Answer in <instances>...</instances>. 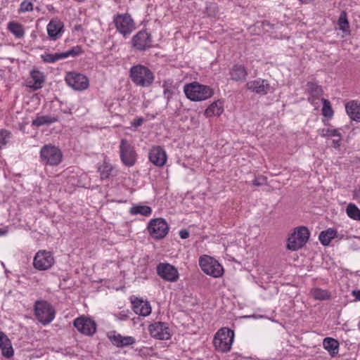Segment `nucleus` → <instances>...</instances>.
<instances>
[{
  "instance_id": "obj_38",
  "label": "nucleus",
  "mask_w": 360,
  "mask_h": 360,
  "mask_svg": "<svg viewBox=\"0 0 360 360\" xmlns=\"http://www.w3.org/2000/svg\"><path fill=\"white\" fill-rule=\"evenodd\" d=\"M84 53L82 48L80 46H75L70 50L65 51L66 58L68 57H76Z\"/></svg>"
},
{
  "instance_id": "obj_31",
  "label": "nucleus",
  "mask_w": 360,
  "mask_h": 360,
  "mask_svg": "<svg viewBox=\"0 0 360 360\" xmlns=\"http://www.w3.org/2000/svg\"><path fill=\"white\" fill-rule=\"evenodd\" d=\"M307 91L310 95L316 98H319L323 94L322 88L315 82H308L307 84Z\"/></svg>"
},
{
  "instance_id": "obj_8",
  "label": "nucleus",
  "mask_w": 360,
  "mask_h": 360,
  "mask_svg": "<svg viewBox=\"0 0 360 360\" xmlns=\"http://www.w3.org/2000/svg\"><path fill=\"white\" fill-rule=\"evenodd\" d=\"M120 157L124 165L128 167H133L137 160V153L134 146L127 140L123 139L120 143Z\"/></svg>"
},
{
  "instance_id": "obj_26",
  "label": "nucleus",
  "mask_w": 360,
  "mask_h": 360,
  "mask_svg": "<svg viewBox=\"0 0 360 360\" xmlns=\"http://www.w3.org/2000/svg\"><path fill=\"white\" fill-rule=\"evenodd\" d=\"M337 235V231L332 228L323 231L319 236L321 243L324 245H328L332 239L335 238Z\"/></svg>"
},
{
  "instance_id": "obj_44",
  "label": "nucleus",
  "mask_w": 360,
  "mask_h": 360,
  "mask_svg": "<svg viewBox=\"0 0 360 360\" xmlns=\"http://www.w3.org/2000/svg\"><path fill=\"white\" fill-rule=\"evenodd\" d=\"M145 122V120L143 117H138L136 119H134L131 122V126L134 128L139 127L143 122Z\"/></svg>"
},
{
  "instance_id": "obj_36",
  "label": "nucleus",
  "mask_w": 360,
  "mask_h": 360,
  "mask_svg": "<svg viewBox=\"0 0 360 360\" xmlns=\"http://www.w3.org/2000/svg\"><path fill=\"white\" fill-rule=\"evenodd\" d=\"M338 25L340 27V29L343 32L347 31L349 27V22L347 18V14L345 11H342L338 19Z\"/></svg>"
},
{
  "instance_id": "obj_25",
  "label": "nucleus",
  "mask_w": 360,
  "mask_h": 360,
  "mask_svg": "<svg viewBox=\"0 0 360 360\" xmlns=\"http://www.w3.org/2000/svg\"><path fill=\"white\" fill-rule=\"evenodd\" d=\"M323 348L327 350L331 356H335L338 353L339 342L333 338H326L323 341Z\"/></svg>"
},
{
  "instance_id": "obj_54",
  "label": "nucleus",
  "mask_w": 360,
  "mask_h": 360,
  "mask_svg": "<svg viewBox=\"0 0 360 360\" xmlns=\"http://www.w3.org/2000/svg\"><path fill=\"white\" fill-rule=\"evenodd\" d=\"M62 112L65 114H71L72 113V109L70 108H66L64 109H61Z\"/></svg>"
},
{
  "instance_id": "obj_3",
  "label": "nucleus",
  "mask_w": 360,
  "mask_h": 360,
  "mask_svg": "<svg viewBox=\"0 0 360 360\" xmlns=\"http://www.w3.org/2000/svg\"><path fill=\"white\" fill-rule=\"evenodd\" d=\"M233 339V331L228 328H222L217 332L213 343L218 351L228 352L231 349Z\"/></svg>"
},
{
  "instance_id": "obj_32",
  "label": "nucleus",
  "mask_w": 360,
  "mask_h": 360,
  "mask_svg": "<svg viewBox=\"0 0 360 360\" xmlns=\"http://www.w3.org/2000/svg\"><path fill=\"white\" fill-rule=\"evenodd\" d=\"M8 28L10 30V32L18 38L23 37L25 34L22 25L18 22H10L8 25Z\"/></svg>"
},
{
  "instance_id": "obj_27",
  "label": "nucleus",
  "mask_w": 360,
  "mask_h": 360,
  "mask_svg": "<svg viewBox=\"0 0 360 360\" xmlns=\"http://www.w3.org/2000/svg\"><path fill=\"white\" fill-rule=\"evenodd\" d=\"M224 111L222 102H213L205 111L206 117L219 116Z\"/></svg>"
},
{
  "instance_id": "obj_48",
  "label": "nucleus",
  "mask_w": 360,
  "mask_h": 360,
  "mask_svg": "<svg viewBox=\"0 0 360 360\" xmlns=\"http://www.w3.org/2000/svg\"><path fill=\"white\" fill-rule=\"evenodd\" d=\"M53 58H54L55 63L60 60H63V59L66 58V55H65V52L55 53H53Z\"/></svg>"
},
{
  "instance_id": "obj_43",
  "label": "nucleus",
  "mask_w": 360,
  "mask_h": 360,
  "mask_svg": "<svg viewBox=\"0 0 360 360\" xmlns=\"http://www.w3.org/2000/svg\"><path fill=\"white\" fill-rule=\"evenodd\" d=\"M41 58L43 60V62L46 63H55L53 53L46 52L44 54L41 55Z\"/></svg>"
},
{
  "instance_id": "obj_16",
  "label": "nucleus",
  "mask_w": 360,
  "mask_h": 360,
  "mask_svg": "<svg viewBox=\"0 0 360 360\" xmlns=\"http://www.w3.org/2000/svg\"><path fill=\"white\" fill-rule=\"evenodd\" d=\"M152 36L146 30L137 32L131 39V46L134 49L143 51L150 49L152 45Z\"/></svg>"
},
{
  "instance_id": "obj_37",
  "label": "nucleus",
  "mask_w": 360,
  "mask_h": 360,
  "mask_svg": "<svg viewBox=\"0 0 360 360\" xmlns=\"http://www.w3.org/2000/svg\"><path fill=\"white\" fill-rule=\"evenodd\" d=\"M320 134L322 136H337L341 137L342 134L340 132V129H330L324 128L321 130Z\"/></svg>"
},
{
  "instance_id": "obj_6",
  "label": "nucleus",
  "mask_w": 360,
  "mask_h": 360,
  "mask_svg": "<svg viewBox=\"0 0 360 360\" xmlns=\"http://www.w3.org/2000/svg\"><path fill=\"white\" fill-rule=\"evenodd\" d=\"M199 265L205 274L214 278H219L224 274L223 266L216 259L210 256L200 257Z\"/></svg>"
},
{
  "instance_id": "obj_5",
  "label": "nucleus",
  "mask_w": 360,
  "mask_h": 360,
  "mask_svg": "<svg viewBox=\"0 0 360 360\" xmlns=\"http://www.w3.org/2000/svg\"><path fill=\"white\" fill-rule=\"evenodd\" d=\"M34 314L37 320L43 325L51 323L55 317V310L48 302L44 300L36 301Z\"/></svg>"
},
{
  "instance_id": "obj_23",
  "label": "nucleus",
  "mask_w": 360,
  "mask_h": 360,
  "mask_svg": "<svg viewBox=\"0 0 360 360\" xmlns=\"http://www.w3.org/2000/svg\"><path fill=\"white\" fill-rule=\"evenodd\" d=\"M345 110L352 120L360 122V103L354 101L348 102L345 104Z\"/></svg>"
},
{
  "instance_id": "obj_17",
  "label": "nucleus",
  "mask_w": 360,
  "mask_h": 360,
  "mask_svg": "<svg viewBox=\"0 0 360 360\" xmlns=\"http://www.w3.org/2000/svg\"><path fill=\"white\" fill-rule=\"evenodd\" d=\"M245 88L257 94L266 95L270 91L271 86L267 80L259 78L248 82Z\"/></svg>"
},
{
  "instance_id": "obj_51",
  "label": "nucleus",
  "mask_w": 360,
  "mask_h": 360,
  "mask_svg": "<svg viewBox=\"0 0 360 360\" xmlns=\"http://www.w3.org/2000/svg\"><path fill=\"white\" fill-rule=\"evenodd\" d=\"M341 139H342V136L341 137H338V139H334L333 141V147H335V148L340 147Z\"/></svg>"
},
{
  "instance_id": "obj_49",
  "label": "nucleus",
  "mask_w": 360,
  "mask_h": 360,
  "mask_svg": "<svg viewBox=\"0 0 360 360\" xmlns=\"http://www.w3.org/2000/svg\"><path fill=\"white\" fill-rule=\"evenodd\" d=\"M179 236L181 239H186L189 237V232L186 229H181L179 231Z\"/></svg>"
},
{
  "instance_id": "obj_12",
  "label": "nucleus",
  "mask_w": 360,
  "mask_h": 360,
  "mask_svg": "<svg viewBox=\"0 0 360 360\" xmlns=\"http://www.w3.org/2000/svg\"><path fill=\"white\" fill-rule=\"evenodd\" d=\"M54 262V257L50 252L39 250L34 257L33 266L39 271H46L49 269Z\"/></svg>"
},
{
  "instance_id": "obj_53",
  "label": "nucleus",
  "mask_w": 360,
  "mask_h": 360,
  "mask_svg": "<svg viewBox=\"0 0 360 360\" xmlns=\"http://www.w3.org/2000/svg\"><path fill=\"white\" fill-rule=\"evenodd\" d=\"M119 318L121 319V320H127L128 319V316L127 315H126L125 314H124L123 312H120L119 314Z\"/></svg>"
},
{
  "instance_id": "obj_24",
  "label": "nucleus",
  "mask_w": 360,
  "mask_h": 360,
  "mask_svg": "<svg viewBox=\"0 0 360 360\" xmlns=\"http://www.w3.org/2000/svg\"><path fill=\"white\" fill-rule=\"evenodd\" d=\"M58 120L57 116H51L50 115H40L37 114L36 118L32 122V126L39 127L43 125H50L58 122Z\"/></svg>"
},
{
  "instance_id": "obj_18",
  "label": "nucleus",
  "mask_w": 360,
  "mask_h": 360,
  "mask_svg": "<svg viewBox=\"0 0 360 360\" xmlns=\"http://www.w3.org/2000/svg\"><path fill=\"white\" fill-rule=\"evenodd\" d=\"M46 30L49 37L55 41L64 32V24L59 18H53L48 23Z\"/></svg>"
},
{
  "instance_id": "obj_50",
  "label": "nucleus",
  "mask_w": 360,
  "mask_h": 360,
  "mask_svg": "<svg viewBox=\"0 0 360 360\" xmlns=\"http://www.w3.org/2000/svg\"><path fill=\"white\" fill-rule=\"evenodd\" d=\"M352 295L355 297L356 300L360 301V290H355L352 292Z\"/></svg>"
},
{
  "instance_id": "obj_19",
  "label": "nucleus",
  "mask_w": 360,
  "mask_h": 360,
  "mask_svg": "<svg viewBox=\"0 0 360 360\" xmlns=\"http://www.w3.org/2000/svg\"><path fill=\"white\" fill-rule=\"evenodd\" d=\"M149 160L157 167H162L165 165L167 156L165 150L160 146L153 147L148 153Z\"/></svg>"
},
{
  "instance_id": "obj_4",
  "label": "nucleus",
  "mask_w": 360,
  "mask_h": 360,
  "mask_svg": "<svg viewBox=\"0 0 360 360\" xmlns=\"http://www.w3.org/2000/svg\"><path fill=\"white\" fill-rule=\"evenodd\" d=\"M309 237V231L305 226L297 228L288 239L287 248L295 251L302 248Z\"/></svg>"
},
{
  "instance_id": "obj_1",
  "label": "nucleus",
  "mask_w": 360,
  "mask_h": 360,
  "mask_svg": "<svg viewBox=\"0 0 360 360\" xmlns=\"http://www.w3.org/2000/svg\"><path fill=\"white\" fill-rule=\"evenodd\" d=\"M186 96L193 101H205L212 96L214 91L208 86L200 84L197 82L187 84L184 87Z\"/></svg>"
},
{
  "instance_id": "obj_15",
  "label": "nucleus",
  "mask_w": 360,
  "mask_h": 360,
  "mask_svg": "<svg viewBox=\"0 0 360 360\" xmlns=\"http://www.w3.org/2000/svg\"><path fill=\"white\" fill-rule=\"evenodd\" d=\"M73 326L79 333L88 336H92L96 331L95 321L84 316L75 319Z\"/></svg>"
},
{
  "instance_id": "obj_2",
  "label": "nucleus",
  "mask_w": 360,
  "mask_h": 360,
  "mask_svg": "<svg viewBox=\"0 0 360 360\" xmlns=\"http://www.w3.org/2000/svg\"><path fill=\"white\" fill-rule=\"evenodd\" d=\"M129 76L133 83L141 87H148L154 81L153 72L142 65L132 66L130 68Z\"/></svg>"
},
{
  "instance_id": "obj_10",
  "label": "nucleus",
  "mask_w": 360,
  "mask_h": 360,
  "mask_svg": "<svg viewBox=\"0 0 360 360\" xmlns=\"http://www.w3.org/2000/svg\"><path fill=\"white\" fill-rule=\"evenodd\" d=\"M117 30L124 37L129 36L135 29V24L131 15L125 14H117L113 18Z\"/></svg>"
},
{
  "instance_id": "obj_20",
  "label": "nucleus",
  "mask_w": 360,
  "mask_h": 360,
  "mask_svg": "<svg viewBox=\"0 0 360 360\" xmlns=\"http://www.w3.org/2000/svg\"><path fill=\"white\" fill-rule=\"evenodd\" d=\"M131 303L133 310L136 314L146 316L151 313V307L148 302L136 298Z\"/></svg>"
},
{
  "instance_id": "obj_13",
  "label": "nucleus",
  "mask_w": 360,
  "mask_h": 360,
  "mask_svg": "<svg viewBox=\"0 0 360 360\" xmlns=\"http://www.w3.org/2000/svg\"><path fill=\"white\" fill-rule=\"evenodd\" d=\"M148 331L150 335L157 340H168L172 337L169 325L165 322L158 321L149 325Z\"/></svg>"
},
{
  "instance_id": "obj_9",
  "label": "nucleus",
  "mask_w": 360,
  "mask_h": 360,
  "mask_svg": "<svg viewBox=\"0 0 360 360\" xmlns=\"http://www.w3.org/2000/svg\"><path fill=\"white\" fill-rule=\"evenodd\" d=\"M150 236L155 239L160 240L166 236L169 231V225L165 219L156 218L151 219L147 226Z\"/></svg>"
},
{
  "instance_id": "obj_52",
  "label": "nucleus",
  "mask_w": 360,
  "mask_h": 360,
  "mask_svg": "<svg viewBox=\"0 0 360 360\" xmlns=\"http://www.w3.org/2000/svg\"><path fill=\"white\" fill-rule=\"evenodd\" d=\"M354 198L360 202V188L355 190Z\"/></svg>"
},
{
  "instance_id": "obj_7",
  "label": "nucleus",
  "mask_w": 360,
  "mask_h": 360,
  "mask_svg": "<svg viewBox=\"0 0 360 360\" xmlns=\"http://www.w3.org/2000/svg\"><path fill=\"white\" fill-rule=\"evenodd\" d=\"M62 152L53 145H45L40 150V158L42 162L51 166L58 165L62 160Z\"/></svg>"
},
{
  "instance_id": "obj_34",
  "label": "nucleus",
  "mask_w": 360,
  "mask_h": 360,
  "mask_svg": "<svg viewBox=\"0 0 360 360\" xmlns=\"http://www.w3.org/2000/svg\"><path fill=\"white\" fill-rule=\"evenodd\" d=\"M322 115L326 117H331L333 115V110L328 100L323 98Z\"/></svg>"
},
{
  "instance_id": "obj_28",
  "label": "nucleus",
  "mask_w": 360,
  "mask_h": 360,
  "mask_svg": "<svg viewBox=\"0 0 360 360\" xmlns=\"http://www.w3.org/2000/svg\"><path fill=\"white\" fill-rule=\"evenodd\" d=\"M129 213L132 215L141 214L144 217L150 216L152 209L147 205H136L130 208Z\"/></svg>"
},
{
  "instance_id": "obj_46",
  "label": "nucleus",
  "mask_w": 360,
  "mask_h": 360,
  "mask_svg": "<svg viewBox=\"0 0 360 360\" xmlns=\"http://www.w3.org/2000/svg\"><path fill=\"white\" fill-rule=\"evenodd\" d=\"M163 94L165 98H166L167 101L169 102L174 95V90L166 89V90H163Z\"/></svg>"
},
{
  "instance_id": "obj_47",
  "label": "nucleus",
  "mask_w": 360,
  "mask_h": 360,
  "mask_svg": "<svg viewBox=\"0 0 360 360\" xmlns=\"http://www.w3.org/2000/svg\"><path fill=\"white\" fill-rule=\"evenodd\" d=\"M266 183L265 177L255 178L252 181V184L254 186H260Z\"/></svg>"
},
{
  "instance_id": "obj_56",
  "label": "nucleus",
  "mask_w": 360,
  "mask_h": 360,
  "mask_svg": "<svg viewBox=\"0 0 360 360\" xmlns=\"http://www.w3.org/2000/svg\"><path fill=\"white\" fill-rule=\"evenodd\" d=\"M75 1H77V2H84L86 0H75Z\"/></svg>"
},
{
  "instance_id": "obj_30",
  "label": "nucleus",
  "mask_w": 360,
  "mask_h": 360,
  "mask_svg": "<svg viewBox=\"0 0 360 360\" xmlns=\"http://www.w3.org/2000/svg\"><path fill=\"white\" fill-rule=\"evenodd\" d=\"M346 213L349 218L360 221V210L355 204L349 203L346 207Z\"/></svg>"
},
{
  "instance_id": "obj_40",
  "label": "nucleus",
  "mask_w": 360,
  "mask_h": 360,
  "mask_svg": "<svg viewBox=\"0 0 360 360\" xmlns=\"http://www.w3.org/2000/svg\"><path fill=\"white\" fill-rule=\"evenodd\" d=\"M111 342L117 347H121L122 340V335L120 334H115V332H114L113 335L108 336Z\"/></svg>"
},
{
  "instance_id": "obj_55",
  "label": "nucleus",
  "mask_w": 360,
  "mask_h": 360,
  "mask_svg": "<svg viewBox=\"0 0 360 360\" xmlns=\"http://www.w3.org/2000/svg\"><path fill=\"white\" fill-rule=\"evenodd\" d=\"M8 231L5 229L0 228V236H5L7 233Z\"/></svg>"
},
{
  "instance_id": "obj_35",
  "label": "nucleus",
  "mask_w": 360,
  "mask_h": 360,
  "mask_svg": "<svg viewBox=\"0 0 360 360\" xmlns=\"http://www.w3.org/2000/svg\"><path fill=\"white\" fill-rule=\"evenodd\" d=\"M112 170V166L107 163H104L98 167V172H100L101 178L102 179H108L110 175Z\"/></svg>"
},
{
  "instance_id": "obj_42",
  "label": "nucleus",
  "mask_w": 360,
  "mask_h": 360,
  "mask_svg": "<svg viewBox=\"0 0 360 360\" xmlns=\"http://www.w3.org/2000/svg\"><path fill=\"white\" fill-rule=\"evenodd\" d=\"M122 339L121 347H127L136 342L135 338L132 336H122Z\"/></svg>"
},
{
  "instance_id": "obj_33",
  "label": "nucleus",
  "mask_w": 360,
  "mask_h": 360,
  "mask_svg": "<svg viewBox=\"0 0 360 360\" xmlns=\"http://www.w3.org/2000/svg\"><path fill=\"white\" fill-rule=\"evenodd\" d=\"M311 295L317 300H327L330 298V293L328 290L318 288L311 290Z\"/></svg>"
},
{
  "instance_id": "obj_41",
  "label": "nucleus",
  "mask_w": 360,
  "mask_h": 360,
  "mask_svg": "<svg viewBox=\"0 0 360 360\" xmlns=\"http://www.w3.org/2000/svg\"><path fill=\"white\" fill-rule=\"evenodd\" d=\"M33 11V4L27 1H23L20 5L19 12L25 13Z\"/></svg>"
},
{
  "instance_id": "obj_14",
  "label": "nucleus",
  "mask_w": 360,
  "mask_h": 360,
  "mask_svg": "<svg viewBox=\"0 0 360 360\" xmlns=\"http://www.w3.org/2000/svg\"><path fill=\"white\" fill-rule=\"evenodd\" d=\"M157 274L163 280L168 282H176L179 278L177 269L169 264L161 262L157 265Z\"/></svg>"
},
{
  "instance_id": "obj_22",
  "label": "nucleus",
  "mask_w": 360,
  "mask_h": 360,
  "mask_svg": "<svg viewBox=\"0 0 360 360\" xmlns=\"http://www.w3.org/2000/svg\"><path fill=\"white\" fill-rule=\"evenodd\" d=\"M0 349L4 357L9 359L13 356L14 351L11 342L3 332H0Z\"/></svg>"
},
{
  "instance_id": "obj_21",
  "label": "nucleus",
  "mask_w": 360,
  "mask_h": 360,
  "mask_svg": "<svg viewBox=\"0 0 360 360\" xmlns=\"http://www.w3.org/2000/svg\"><path fill=\"white\" fill-rule=\"evenodd\" d=\"M229 75L231 79L236 82H243L248 76L246 68L240 64H236L230 69Z\"/></svg>"
},
{
  "instance_id": "obj_45",
  "label": "nucleus",
  "mask_w": 360,
  "mask_h": 360,
  "mask_svg": "<svg viewBox=\"0 0 360 360\" xmlns=\"http://www.w3.org/2000/svg\"><path fill=\"white\" fill-rule=\"evenodd\" d=\"M162 88L163 90H166V89H169V90L174 89L173 81L171 79H167L163 81Z\"/></svg>"
},
{
  "instance_id": "obj_29",
  "label": "nucleus",
  "mask_w": 360,
  "mask_h": 360,
  "mask_svg": "<svg viewBox=\"0 0 360 360\" xmlns=\"http://www.w3.org/2000/svg\"><path fill=\"white\" fill-rule=\"evenodd\" d=\"M30 76L32 80L34 81V84H32L31 86L34 89H39L41 88L42 84L44 82V74L37 70H32L30 72Z\"/></svg>"
},
{
  "instance_id": "obj_11",
  "label": "nucleus",
  "mask_w": 360,
  "mask_h": 360,
  "mask_svg": "<svg viewBox=\"0 0 360 360\" xmlns=\"http://www.w3.org/2000/svg\"><path fill=\"white\" fill-rule=\"evenodd\" d=\"M65 81L70 87L76 91L85 90L89 85L86 76L75 72H68Z\"/></svg>"
},
{
  "instance_id": "obj_39",
  "label": "nucleus",
  "mask_w": 360,
  "mask_h": 360,
  "mask_svg": "<svg viewBox=\"0 0 360 360\" xmlns=\"http://www.w3.org/2000/svg\"><path fill=\"white\" fill-rule=\"evenodd\" d=\"M11 136V133L6 129L0 130V144L2 146L6 145L8 140Z\"/></svg>"
}]
</instances>
